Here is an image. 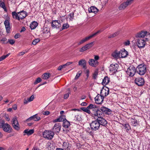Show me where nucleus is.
<instances>
[{
  "label": "nucleus",
  "instance_id": "obj_1",
  "mask_svg": "<svg viewBox=\"0 0 150 150\" xmlns=\"http://www.w3.org/2000/svg\"><path fill=\"white\" fill-rule=\"evenodd\" d=\"M27 13L24 11L16 13V11L12 12V16L13 18L19 21L24 18L27 15Z\"/></svg>",
  "mask_w": 150,
  "mask_h": 150
},
{
  "label": "nucleus",
  "instance_id": "obj_2",
  "mask_svg": "<svg viewBox=\"0 0 150 150\" xmlns=\"http://www.w3.org/2000/svg\"><path fill=\"white\" fill-rule=\"evenodd\" d=\"M64 117L65 116L64 115H61L58 118L54 120L53 122H60L62 120L63 122V127L65 128H68L70 126V124L69 122L66 119H64Z\"/></svg>",
  "mask_w": 150,
  "mask_h": 150
},
{
  "label": "nucleus",
  "instance_id": "obj_3",
  "mask_svg": "<svg viewBox=\"0 0 150 150\" xmlns=\"http://www.w3.org/2000/svg\"><path fill=\"white\" fill-rule=\"evenodd\" d=\"M146 65L144 64L138 65L136 69V71L138 74L140 75H144L146 71Z\"/></svg>",
  "mask_w": 150,
  "mask_h": 150
},
{
  "label": "nucleus",
  "instance_id": "obj_4",
  "mask_svg": "<svg viewBox=\"0 0 150 150\" xmlns=\"http://www.w3.org/2000/svg\"><path fill=\"white\" fill-rule=\"evenodd\" d=\"M0 128H2L3 130L6 132L10 133L12 132V128L8 123H5L4 122H0Z\"/></svg>",
  "mask_w": 150,
  "mask_h": 150
},
{
  "label": "nucleus",
  "instance_id": "obj_5",
  "mask_svg": "<svg viewBox=\"0 0 150 150\" xmlns=\"http://www.w3.org/2000/svg\"><path fill=\"white\" fill-rule=\"evenodd\" d=\"M42 135L44 138L49 140L51 139L54 137V133L51 131L45 130Z\"/></svg>",
  "mask_w": 150,
  "mask_h": 150
},
{
  "label": "nucleus",
  "instance_id": "obj_6",
  "mask_svg": "<svg viewBox=\"0 0 150 150\" xmlns=\"http://www.w3.org/2000/svg\"><path fill=\"white\" fill-rule=\"evenodd\" d=\"M134 0H127L125 2H124L121 4L118 7V9L119 10H124L128 6L130 5L133 2Z\"/></svg>",
  "mask_w": 150,
  "mask_h": 150
},
{
  "label": "nucleus",
  "instance_id": "obj_7",
  "mask_svg": "<svg viewBox=\"0 0 150 150\" xmlns=\"http://www.w3.org/2000/svg\"><path fill=\"white\" fill-rule=\"evenodd\" d=\"M136 44L140 49L144 48L146 44V42L144 39L139 38L137 40Z\"/></svg>",
  "mask_w": 150,
  "mask_h": 150
},
{
  "label": "nucleus",
  "instance_id": "obj_8",
  "mask_svg": "<svg viewBox=\"0 0 150 150\" xmlns=\"http://www.w3.org/2000/svg\"><path fill=\"white\" fill-rule=\"evenodd\" d=\"M136 71L135 67L133 65L130 66L127 69V73L128 75L131 76H133Z\"/></svg>",
  "mask_w": 150,
  "mask_h": 150
},
{
  "label": "nucleus",
  "instance_id": "obj_9",
  "mask_svg": "<svg viewBox=\"0 0 150 150\" xmlns=\"http://www.w3.org/2000/svg\"><path fill=\"white\" fill-rule=\"evenodd\" d=\"M90 125L91 129L95 131L98 130L100 126L99 123L97 120L92 121Z\"/></svg>",
  "mask_w": 150,
  "mask_h": 150
},
{
  "label": "nucleus",
  "instance_id": "obj_10",
  "mask_svg": "<svg viewBox=\"0 0 150 150\" xmlns=\"http://www.w3.org/2000/svg\"><path fill=\"white\" fill-rule=\"evenodd\" d=\"M135 83L139 86H142L144 85L145 81L144 79L142 77H138L134 80Z\"/></svg>",
  "mask_w": 150,
  "mask_h": 150
},
{
  "label": "nucleus",
  "instance_id": "obj_11",
  "mask_svg": "<svg viewBox=\"0 0 150 150\" xmlns=\"http://www.w3.org/2000/svg\"><path fill=\"white\" fill-rule=\"evenodd\" d=\"M12 124L13 127L15 129L17 130H19L20 129L19 125L16 117L13 118Z\"/></svg>",
  "mask_w": 150,
  "mask_h": 150
},
{
  "label": "nucleus",
  "instance_id": "obj_12",
  "mask_svg": "<svg viewBox=\"0 0 150 150\" xmlns=\"http://www.w3.org/2000/svg\"><path fill=\"white\" fill-rule=\"evenodd\" d=\"M109 89L108 87L103 88L101 91L100 95L104 97V96H107L109 93Z\"/></svg>",
  "mask_w": 150,
  "mask_h": 150
},
{
  "label": "nucleus",
  "instance_id": "obj_13",
  "mask_svg": "<svg viewBox=\"0 0 150 150\" xmlns=\"http://www.w3.org/2000/svg\"><path fill=\"white\" fill-rule=\"evenodd\" d=\"M61 125L60 123H56L52 128L53 132L56 133H59L61 129Z\"/></svg>",
  "mask_w": 150,
  "mask_h": 150
},
{
  "label": "nucleus",
  "instance_id": "obj_14",
  "mask_svg": "<svg viewBox=\"0 0 150 150\" xmlns=\"http://www.w3.org/2000/svg\"><path fill=\"white\" fill-rule=\"evenodd\" d=\"M103 115V113L100 110L98 109L96 111L92 113V116L95 117H98L97 119L102 117Z\"/></svg>",
  "mask_w": 150,
  "mask_h": 150
},
{
  "label": "nucleus",
  "instance_id": "obj_15",
  "mask_svg": "<svg viewBox=\"0 0 150 150\" xmlns=\"http://www.w3.org/2000/svg\"><path fill=\"white\" fill-rule=\"evenodd\" d=\"M118 67V65L117 64H111L109 67L110 71L112 74L115 73L117 71Z\"/></svg>",
  "mask_w": 150,
  "mask_h": 150
},
{
  "label": "nucleus",
  "instance_id": "obj_16",
  "mask_svg": "<svg viewBox=\"0 0 150 150\" xmlns=\"http://www.w3.org/2000/svg\"><path fill=\"white\" fill-rule=\"evenodd\" d=\"M104 99V97L100 94H98L95 98V100L96 103L100 104L101 103Z\"/></svg>",
  "mask_w": 150,
  "mask_h": 150
},
{
  "label": "nucleus",
  "instance_id": "obj_17",
  "mask_svg": "<svg viewBox=\"0 0 150 150\" xmlns=\"http://www.w3.org/2000/svg\"><path fill=\"white\" fill-rule=\"evenodd\" d=\"M88 63L90 66L96 67L98 65L99 62L98 61H96L93 59H91L89 60Z\"/></svg>",
  "mask_w": 150,
  "mask_h": 150
},
{
  "label": "nucleus",
  "instance_id": "obj_18",
  "mask_svg": "<svg viewBox=\"0 0 150 150\" xmlns=\"http://www.w3.org/2000/svg\"><path fill=\"white\" fill-rule=\"evenodd\" d=\"M60 22L58 20H54L52 21V26L53 28H59L61 26Z\"/></svg>",
  "mask_w": 150,
  "mask_h": 150
},
{
  "label": "nucleus",
  "instance_id": "obj_19",
  "mask_svg": "<svg viewBox=\"0 0 150 150\" xmlns=\"http://www.w3.org/2000/svg\"><path fill=\"white\" fill-rule=\"evenodd\" d=\"M100 110L106 114L110 115L111 114V110L105 107L102 106L100 108Z\"/></svg>",
  "mask_w": 150,
  "mask_h": 150
},
{
  "label": "nucleus",
  "instance_id": "obj_20",
  "mask_svg": "<svg viewBox=\"0 0 150 150\" xmlns=\"http://www.w3.org/2000/svg\"><path fill=\"white\" fill-rule=\"evenodd\" d=\"M98 122L99 123L100 126L101 125L104 126H105L107 124V122L106 120L103 117L97 119Z\"/></svg>",
  "mask_w": 150,
  "mask_h": 150
},
{
  "label": "nucleus",
  "instance_id": "obj_21",
  "mask_svg": "<svg viewBox=\"0 0 150 150\" xmlns=\"http://www.w3.org/2000/svg\"><path fill=\"white\" fill-rule=\"evenodd\" d=\"M4 24L5 25L6 32L7 33H9L11 29L9 21L8 20H6L4 22Z\"/></svg>",
  "mask_w": 150,
  "mask_h": 150
},
{
  "label": "nucleus",
  "instance_id": "obj_22",
  "mask_svg": "<svg viewBox=\"0 0 150 150\" xmlns=\"http://www.w3.org/2000/svg\"><path fill=\"white\" fill-rule=\"evenodd\" d=\"M86 61L84 59H81L78 62V65L82 67L83 69H86Z\"/></svg>",
  "mask_w": 150,
  "mask_h": 150
},
{
  "label": "nucleus",
  "instance_id": "obj_23",
  "mask_svg": "<svg viewBox=\"0 0 150 150\" xmlns=\"http://www.w3.org/2000/svg\"><path fill=\"white\" fill-rule=\"evenodd\" d=\"M147 34L146 31H142L137 33L136 35V38H144L145 36Z\"/></svg>",
  "mask_w": 150,
  "mask_h": 150
},
{
  "label": "nucleus",
  "instance_id": "obj_24",
  "mask_svg": "<svg viewBox=\"0 0 150 150\" xmlns=\"http://www.w3.org/2000/svg\"><path fill=\"white\" fill-rule=\"evenodd\" d=\"M98 9L94 6H92L88 8L89 13H93L95 14L98 12Z\"/></svg>",
  "mask_w": 150,
  "mask_h": 150
},
{
  "label": "nucleus",
  "instance_id": "obj_25",
  "mask_svg": "<svg viewBox=\"0 0 150 150\" xmlns=\"http://www.w3.org/2000/svg\"><path fill=\"white\" fill-rule=\"evenodd\" d=\"M34 132V130L33 129H26L23 132V135L25 136L27 134L28 136H30L33 134Z\"/></svg>",
  "mask_w": 150,
  "mask_h": 150
},
{
  "label": "nucleus",
  "instance_id": "obj_26",
  "mask_svg": "<svg viewBox=\"0 0 150 150\" xmlns=\"http://www.w3.org/2000/svg\"><path fill=\"white\" fill-rule=\"evenodd\" d=\"M71 147V144L68 142H64L62 144V147L65 150L70 149Z\"/></svg>",
  "mask_w": 150,
  "mask_h": 150
},
{
  "label": "nucleus",
  "instance_id": "obj_27",
  "mask_svg": "<svg viewBox=\"0 0 150 150\" xmlns=\"http://www.w3.org/2000/svg\"><path fill=\"white\" fill-rule=\"evenodd\" d=\"M120 57L124 58L128 55V52L125 49H124L120 51Z\"/></svg>",
  "mask_w": 150,
  "mask_h": 150
},
{
  "label": "nucleus",
  "instance_id": "obj_28",
  "mask_svg": "<svg viewBox=\"0 0 150 150\" xmlns=\"http://www.w3.org/2000/svg\"><path fill=\"white\" fill-rule=\"evenodd\" d=\"M130 121L131 122L132 125L136 127L139 124V121L134 118H131Z\"/></svg>",
  "mask_w": 150,
  "mask_h": 150
},
{
  "label": "nucleus",
  "instance_id": "obj_29",
  "mask_svg": "<svg viewBox=\"0 0 150 150\" xmlns=\"http://www.w3.org/2000/svg\"><path fill=\"white\" fill-rule=\"evenodd\" d=\"M112 56L116 58H120V52L117 50L115 51L112 54Z\"/></svg>",
  "mask_w": 150,
  "mask_h": 150
},
{
  "label": "nucleus",
  "instance_id": "obj_30",
  "mask_svg": "<svg viewBox=\"0 0 150 150\" xmlns=\"http://www.w3.org/2000/svg\"><path fill=\"white\" fill-rule=\"evenodd\" d=\"M34 97L33 95H32L30 97L28 98L27 99H24L23 100V103L24 104H27L28 103L32 101L34 99Z\"/></svg>",
  "mask_w": 150,
  "mask_h": 150
},
{
  "label": "nucleus",
  "instance_id": "obj_31",
  "mask_svg": "<svg viewBox=\"0 0 150 150\" xmlns=\"http://www.w3.org/2000/svg\"><path fill=\"white\" fill-rule=\"evenodd\" d=\"M47 146L49 150H53L55 148V145L52 143L50 142L47 143Z\"/></svg>",
  "mask_w": 150,
  "mask_h": 150
},
{
  "label": "nucleus",
  "instance_id": "obj_32",
  "mask_svg": "<svg viewBox=\"0 0 150 150\" xmlns=\"http://www.w3.org/2000/svg\"><path fill=\"white\" fill-rule=\"evenodd\" d=\"M38 25L37 22L34 21L30 24V27L31 30L34 29L36 28Z\"/></svg>",
  "mask_w": 150,
  "mask_h": 150
},
{
  "label": "nucleus",
  "instance_id": "obj_33",
  "mask_svg": "<svg viewBox=\"0 0 150 150\" xmlns=\"http://www.w3.org/2000/svg\"><path fill=\"white\" fill-rule=\"evenodd\" d=\"M110 81L109 79L107 77H105L103 80L102 84L104 86L106 85Z\"/></svg>",
  "mask_w": 150,
  "mask_h": 150
},
{
  "label": "nucleus",
  "instance_id": "obj_34",
  "mask_svg": "<svg viewBox=\"0 0 150 150\" xmlns=\"http://www.w3.org/2000/svg\"><path fill=\"white\" fill-rule=\"evenodd\" d=\"M50 75L49 73H45L42 75V78L45 80L47 79L50 77Z\"/></svg>",
  "mask_w": 150,
  "mask_h": 150
},
{
  "label": "nucleus",
  "instance_id": "obj_35",
  "mask_svg": "<svg viewBox=\"0 0 150 150\" xmlns=\"http://www.w3.org/2000/svg\"><path fill=\"white\" fill-rule=\"evenodd\" d=\"M81 109L84 112H85L89 114H91V111H90L88 109V107L86 108L85 107H83L81 108Z\"/></svg>",
  "mask_w": 150,
  "mask_h": 150
},
{
  "label": "nucleus",
  "instance_id": "obj_36",
  "mask_svg": "<svg viewBox=\"0 0 150 150\" xmlns=\"http://www.w3.org/2000/svg\"><path fill=\"white\" fill-rule=\"evenodd\" d=\"M119 34V31H118L117 32H116L115 33L110 35L108 37V38H112L115 37L117 35H118Z\"/></svg>",
  "mask_w": 150,
  "mask_h": 150
},
{
  "label": "nucleus",
  "instance_id": "obj_37",
  "mask_svg": "<svg viewBox=\"0 0 150 150\" xmlns=\"http://www.w3.org/2000/svg\"><path fill=\"white\" fill-rule=\"evenodd\" d=\"M37 114L33 115L32 116L33 120L34 121H38L40 120V118L39 117L37 116Z\"/></svg>",
  "mask_w": 150,
  "mask_h": 150
},
{
  "label": "nucleus",
  "instance_id": "obj_38",
  "mask_svg": "<svg viewBox=\"0 0 150 150\" xmlns=\"http://www.w3.org/2000/svg\"><path fill=\"white\" fill-rule=\"evenodd\" d=\"M87 107L88 108V110H89L90 111H91L90 110L91 109H94L96 108V105L95 104H90Z\"/></svg>",
  "mask_w": 150,
  "mask_h": 150
},
{
  "label": "nucleus",
  "instance_id": "obj_39",
  "mask_svg": "<svg viewBox=\"0 0 150 150\" xmlns=\"http://www.w3.org/2000/svg\"><path fill=\"white\" fill-rule=\"evenodd\" d=\"M143 150H150V145L148 144L144 145L143 146Z\"/></svg>",
  "mask_w": 150,
  "mask_h": 150
},
{
  "label": "nucleus",
  "instance_id": "obj_40",
  "mask_svg": "<svg viewBox=\"0 0 150 150\" xmlns=\"http://www.w3.org/2000/svg\"><path fill=\"white\" fill-rule=\"evenodd\" d=\"M69 27V24L67 23H65L63 24L62 28V30H63L64 29H67Z\"/></svg>",
  "mask_w": 150,
  "mask_h": 150
},
{
  "label": "nucleus",
  "instance_id": "obj_41",
  "mask_svg": "<svg viewBox=\"0 0 150 150\" xmlns=\"http://www.w3.org/2000/svg\"><path fill=\"white\" fill-rule=\"evenodd\" d=\"M93 42H92L86 45L88 49H89L91 48L93 45Z\"/></svg>",
  "mask_w": 150,
  "mask_h": 150
},
{
  "label": "nucleus",
  "instance_id": "obj_42",
  "mask_svg": "<svg viewBox=\"0 0 150 150\" xmlns=\"http://www.w3.org/2000/svg\"><path fill=\"white\" fill-rule=\"evenodd\" d=\"M88 50L87 47L86 46V45H85L83 47L81 48L79 50V51L80 52H83L87 50Z\"/></svg>",
  "mask_w": 150,
  "mask_h": 150
},
{
  "label": "nucleus",
  "instance_id": "obj_43",
  "mask_svg": "<svg viewBox=\"0 0 150 150\" xmlns=\"http://www.w3.org/2000/svg\"><path fill=\"white\" fill-rule=\"evenodd\" d=\"M0 6L4 9L6 10V7L4 3L1 1H0Z\"/></svg>",
  "mask_w": 150,
  "mask_h": 150
},
{
  "label": "nucleus",
  "instance_id": "obj_44",
  "mask_svg": "<svg viewBox=\"0 0 150 150\" xmlns=\"http://www.w3.org/2000/svg\"><path fill=\"white\" fill-rule=\"evenodd\" d=\"M9 55L10 53H9L6 55H3L1 57H0V62L5 59Z\"/></svg>",
  "mask_w": 150,
  "mask_h": 150
},
{
  "label": "nucleus",
  "instance_id": "obj_45",
  "mask_svg": "<svg viewBox=\"0 0 150 150\" xmlns=\"http://www.w3.org/2000/svg\"><path fill=\"white\" fill-rule=\"evenodd\" d=\"M72 63L73 62H68L62 65V68H65L66 66L70 65V64H72Z\"/></svg>",
  "mask_w": 150,
  "mask_h": 150
},
{
  "label": "nucleus",
  "instance_id": "obj_46",
  "mask_svg": "<svg viewBox=\"0 0 150 150\" xmlns=\"http://www.w3.org/2000/svg\"><path fill=\"white\" fill-rule=\"evenodd\" d=\"M40 41L39 38H37L34 40L32 42V44L34 45H36L38 42Z\"/></svg>",
  "mask_w": 150,
  "mask_h": 150
},
{
  "label": "nucleus",
  "instance_id": "obj_47",
  "mask_svg": "<svg viewBox=\"0 0 150 150\" xmlns=\"http://www.w3.org/2000/svg\"><path fill=\"white\" fill-rule=\"evenodd\" d=\"M69 19L70 20L72 21L74 19V13H69Z\"/></svg>",
  "mask_w": 150,
  "mask_h": 150
},
{
  "label": "nucleus",
  "instance_id": "obj_48",
  "mask_svg": "<svg viewBox=\"0 0 150 150\" xmlns=\"http://www.w3.org/2000/svg\"><path fill=\"white\" fill-rule=\"evenodd\" d=\"M93 37L92 36V35H91L88 37H86V38H84L83 39L86 42L87 41H88V40H90V39H91Z\"/></svg>",
  "mask_w": 150,
  "mask_h": 150
},
{
  "label": "nucleus",
  "instance_id": "obj_49",
  "mask_svg": "<svg viewBox=\"0 0 150 150\" xmlns=\"http://www.w3.org/2000/svg\"><path fill=\"white\" fill-rule=\"evenodd\" d=\"M98 75V72L97 71H95L93 74V78L94 79H96Z\"/></svg>",
  "mask_w": 150,
  "mask_h": 150
},
{
  "label": "nucleus",
  "instance_id": "obj_50",
  "mask_svg": "<svg viewBox=\"0 0 150 150\" xmlns=\"http://www.w3.org/2000/svg\"><path fill=\"white\" fill-rule=\"evenodd\" d=\"M130 44V41L129 40H127L123 42L124 45L126 46H129Z\"/></svg>",
  "mask_w": 150,
  "mask_h": 150
},
{
  "label": "nucleus",
  "instance_id": "obj_51",
  "mask_svg": "<svg viewBox=\"0 0 150 150\" xmlns=\"http://www.w3.org/2000/svg\"><path fill=\"white\" fill-rule=\"evenodd\" d=\"M82 71H79L77 74L76 75L75 77V79H78L79 77L80 76L81 74Z\"/></svg>",
  "mask_w": 150,
  "mask_h": 150
},
{
  "label": "nucleus",
  "instance_id": "obj_52",
  "mask_svg": "<svg viewBox=\"0 0 150 150\" xmlns=\"http://www.w3.org/2000/svg\"><path fill=\"white\" fill-rule=\"evenodd\" d=\"M41 81V79L40 78H38L34 82V84H36L40 82Z\"/></svg>",
  "mask_w": 150,
  "mask_h": 150
},
{
  "label": "nucleus",
  "instance_id": "obj_53",
  "mask_svg": "<svg viewBox=\"0 0 150 150\" xmlns=\"http://www.w3.org/2000/svg\"><path fill=\"white\" fill-rule=\"evenodd\" d=\"M8 42H9L11 45H13L15 41L13 40H9L8 42H7L6 43H8Z\"/></svg>",
  "mask_w": 150,
  "mask_h": 150
},
{
  "label": "nucleus",
  "instance_id": "obj_54",
  "mask_svg": "<svg viewBox=\"0 0 150 150\" xmlns=\"http://www.w3.org/2000/svg\"><path fill=\"white\" fill-rule=\"evenodd\" d=\"M85 42V41L84 40V39L83 38L78 42V45H80L81 44H82L83 43H84Z\"/></svg>",
  "mask_w": 150,
  "mask_h": 150
},
{
  "label": "nucleus",
  "instance_id": "obj_55",
  "mask_svg": "<svg viewBox=\"0 0 150 150\" xmlns=\"http://www.w3.org/2000/svg\"><path fill=\"white\" fill-rule=\"evenodd\" d=\"M48 29L47 28H45L43 30V33H48L49 32V30H48Z\"/></svg>",
  "mask_w": 150,
  "mask_h": 150
},
{
  "label": "nucleus",
  "instance_id": "obj_56",
  "mask_svg": "<svg viewBox=\"0 0 150 150\" xmlns=\"http://www.w3.org/2000/svg\"><path fill=\"white\" fill-rule=\"evenodd\" d=\"M69 94H70V93H67L65 94L64 96V99H67V98H68L69 96Z\"/></svg>",
  "mask_w": 150,
  "mask_h": 150
},
{
  "label": "nucleus",
  "instance_id": "obj_57",
  "mask_svg": "<svg viewBox=\"0 0 150 150\" xmlns=\"http://www.w3.org/2000/svg\"><path fill=\"white\" fill-rule=\"evenodd\" d=\"M7 40L5 38H3L0 40V42H2V43H5V42Z\"/></svg>",
  "mask_w": 150,
  "mask_h": 150
},
{
  "label": "nucleus",
  "instance_id": "obj_58",
  "mask_svg": "<svg viewBox=\"0 0 150 150\" xmlns=\"http://www.w3.org/2000/svg\"><path fill=\"white\" fill-rule=\"evenodd\" d=\"M94 60H95L96 61H98V60L99 59V57L98 55H94Z\"/></svg>",
  "mask_w": 150,
  "mask_h": 150
},
{
  "label": "nucleus",
  "instance_id": "obj_59",
  "mask_svg": "<svg viewBox=\"0 0 150 150\" xmlns=\"http://www.w3.org/2000/svg\"><path fill=\"white\" fill-rule=\"evenodd\" d=\"M124 127L125 128H127L128 130L130 128V126L128 124H125L124 125Z\"/></svg>",
  "mask_w": 150,
  "mask_h": 150
},
{
  "label": "nucleus",
  "instance_id": "obj_60",
  "mask_svg": "<svg viewBox=\"0 0 150 150\" xmlns=\"http://www.w3.org/2000/svg\"><path fill=\"white\" fill-rule=\"evenodd\" d=\"M97 106H96V108L94 109H91V110H91V114L92 115V113H93V112H95V111H96L97 110Z\"/></svg>",
  "mask_w": 150,
  "mask_h": 150
},
{
  "label": "nucleus",
  "instance_id": "obj_61",
  "mask_svg": "<svg viewBox=\"0 0 150 150\" xmlns=\"http://www.w3.org/2000/svg\"><path fill=\"white\" fill-rule=\"evenodd\" d=\"M101 32V31L100 30H99L97 32H96V33H94L93 34H92V36L93 37H94L96 35L98 34V33H100Z\"/></svg>",
  "mask_w": 150,
  "mask_h": 150
},
{
  "label": "nucleus",
  "instance_id": "obj_62",
  "mask_svg": "<svg viewBox=\"0 0 150 150\" xmlns=\"http://www.w3.org/2000/svg\"><path fill=\"white\" fill-rule=\"evenodd\" d=\"M50 113V112L48 111H45L43 112V114L44 115H49Z\"/></svg>",
  "mask_w": 150,
  "mask_h": 150
},
{
  "label": "nucleus",
  "instance_id": "obj_63",
  "mask_svg": "<svg viewBox=\"0 0 150 150\" xmlns=\"http://www.w3.org/2000/svg\"><path fill=\"white\" fill-rule=\"evenodd\" d=\"M32 116L28 118L26 120V122H28L30 121L31 120H33Z\"/></svg>",
  "mask_w": 150,
  "mask_h": 150
},
{
  "label": "nucleus",
  "instance_id": "obj_64",
  "mask_svg": "<svg viewBox=\"0 0 150 150\" xmlns=\"http://www.w3.org/2000/svg\"><path fill=\"white\" fill-rule=\"evenodd\" d=\"M25 53V52H21L18 54V56H21L23 55V54H24Z\"/></svg>",
  "mask_w": 150,
  "mask_h": 150
}]
</instances>
